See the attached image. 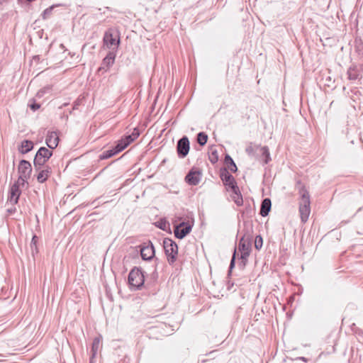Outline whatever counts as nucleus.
<instances>
[{"label": "nucleus", "mask_w": 363, "mask_h": 363, "mask_svg": "<svg viewBox=\"0 0 363 363\" xmlns=\"http://www.w3.org/2000/svg\"><path fill=\"white\" fill-rule=\"evenodd\" d=\"M298 193L301 197L298 208L300 218L302 223H306L311 213L310 195L304 186L300 187Z\"/></svg>", "instance_id": "obj_1"}, {"label": "nucleus", "mask_w": 363, "mask_h": 363, "mask_svg": "<svg viewBox=\"0 0 363 363\" xmlns=\"http://www.w3.org/2000/svg\"><path fill=\"white\" fill-rule=\"evenodd\" d=\"M163 247L168 263L170 265H173L177 261L178 255V246L177 243L170 238H164Z\"/></svg>", "instance_id": "obj_2"}, {"label": "nucleus", "mask_w": 363, "mask_h": 363, "mask_svg": "<svg viewBox=\"0 0 363 363\" xmlns=\"http://www.w3.org/2000/svg\"><path fill=\"white\" fill-rule=\"evenodd\" d=\"M128 281L131 290L141 289L145 281L143 272L140 269L134 267L128 274Z\"/></svg>", "instance_id": "obj_3"}, {"label": "nucleus", "mask_w": 363, "mask_h": 363, "mask_svg": "<svg viewBox=\"0 0 363 363\" xmlns=\"http://www.w3.org/2000/svg\"><path fill=\"white\" fill-rule=\"evenodd\" d=\"M52 155V152L45 147H41L38 150L34 158L35 168L38 170Z\"/></svg>", "instance_id": "obj_4"}, {"label": "nucleus", "mask_w": 363, "mask_h": 363, "mask_svg": "<svg viewBox=\"0 0 363 363\" xmlns=\"http://www.w3.org/2000/svg\"><path fill=\"white\" fill-rule=\"evenodd\" d=\"M32 172V167L30 163L25 160H22L18 165V180L21 182L23 184H27V180L30 178Z\"/></svg>", "instance_id": "obj_5"}, {"label": "nucleus", "mask_w": 363, "mask_h": 363, "mask_svg": "<svg viewBox=\"0 0 363 363\" xmlns=\"http://www.w3.org/2000/svg\"><path fill=\"white\" fill-rule=\"evenodd\" d=\"M26 184H23L20 180H17L11 186L9 191L8 201L12 205L18 203L21 191L20 187H23Z\"/></svg>", "instance_id": "obj_6"}, {"label": "nucleus", "mask_w": 363, "mask_h": 363, "mask_svg": "<svg viewBox=\"0 0 363 363\" xmlns=\"http://www.w3.org/2000/svg\"><path fill=\"white\" fill-rule=\"evenodd\" d=\"M201 172L199 168L193 167L185 177V182L191 186L199 184L201 179Z\"/></svg>", "instance_id": "obj_7"}, {"label": "nucleus", "mask_w": 363, "mask_h": 363, "mask_svg": "<svg viewBox=\"0 0 363 363\" xmlns=\"http://www.w3.org/2000/svg\"><path fill=\"white\" fill-rule=\"evenodd\" d=\"M177 151L181 158L185 157L189 151V141L186 136L182 137L177 142Z\"/></svg>", "instance_id": "obj_8"}, {"label": "nucleus", "mask_w": 363, "mask_h": 363, "mask_svg": "<svg viewBox=\"0 0 363 363\" xmlns=\"http://www.w3.org/2000/svg\"><path fill=\"white\" fill-rule=\"evenodd\" d=\"M191 225L185 222H182L181 223L175 226L174 230V235L177 238L182 239L191 232Z\"/></svg>", "instance_id": "obj_9"}, {"label": "nucleus", "mask_w": 363, "mask_h": 363, "mask_svg": "<svg viewBox=\"0 0 363 363\" xmlns=\"http://www.w3.org/2000/svg\"><path fill=\"white\" fill-rule=\"evenodd\" d=\"M116 54L113 51H110L107 55L103 59L101 66L98 69V72H106L113 65L115 62Z\"/></svg>", "instance_id": "obj_10"}, {"label": "nucleus", "mask_w": 363, "mask_h": 363, "mask_svg": "<svg viewBox=\"0 0 363 363\" xmlns=\"http://www.w3.org/2000/svg\"><path fill=\"white\" fill-rule=\"evenodd\" d=\"M220 178L224 185L228 186V190H238V185L234 177L227 170L220 173Z\"/></svg>", "instance_id": "obj_11"}, {"label": "nucleus", "mask_w": 363, "mask_h": 363, "mask_svg": "<svg viewBox=\"0 0 363 363\" xmlns=\"http://www.w3.org/2000/svg\"><path fill=\"white\" fill-rule=\"evenodd\" d=\"M103 41L109 49L112 48L113 50H116L120 43L119 39L116 40V39L113 38L110 30L105 32Z\"/></svg>", "instance_id": "obj_12"}, {"label": "nucleus", "mask_w": 363, "mask_h": 363, "mask_svg": "<svg viewBox=\"0 0 363 363\" xmlns=\"http://www.w3.org/2000/svg\"><path fill=\"white\" fill-rule=\"evenodd\" d=\"M140 255L144 260H150L155 255V249L152 243L141 246Z\"/></svg>", "instance_id": "obj_13"}, {"label": "nucleus", "mask_w": 363, "mask_h": 363, "mask_svg": "<svg viewBox=\"0 0 363 363\" xmlns=\"http://www.w3.org/2000/svg\"><path fill=\"white\" fill-rule=\"evenodd\" d=\"M45 143L49 148L55 149L59 143V137L56 132H48L46 136Z\"/></svg>", "instance_id": "obj_14"}, {"label": "nucleus", "mask_w": 363, "mask_h": 363, "mask_svg": "<svg viewBox=\"0 0 363 363\" xmlns=\"http://www.w3.org/2000/svg\"><path fill=\"white\" fill-rule=\"evenodd\" d=\"M271 200L268 198L264 199L261 203L260 215L263 217L267 216L271 210Z\"/></svg>", "instance_id": "obj_15"}, {"label": "nucleus", "mask_w": 363, "mask_h": 363, "mask_svg": "<svg viewBox=\"0 0 363 363\" xmlns=\"http://www.w3.org/2000/svg\"><path fill=\"white\" fill-rule=\"evenodd\" d=\"M102 337L101 335L96 337L92 342L91 353L92 354V358H95L100 347L101 343Z\"/></svg>", "instance_id": "obj_16"}, {"label": "nucleus", "mask_w": 363, "mask_h": 363, "mask_svg": "<svg viewBox=\"0 0 363 363\" xmlns=\"http://www.w3.org/2000/svg\"><path fill=\"white\" fill-rule=\"evenodd\" d=\"M232 195L231 198L233 201L238 206H240L243 204L242 196L240 192L239 188L238 187V190H231Z\"/></svg>", "instance_id": "obj_17"}, {"label": "nucleus", "mask_w": 363, "mask_h": 363, "mask_svg": "<svg viewBox=\"0 0 363 363\" xmlns=\"http://www.w3.org/2000/svg\"><path fill=\"white\" fill-rule=\"evenodd\" d=\"M130 144V143L128 140L126 138V137H125L124 138H122L118 141L116 145L114 147V149L116 150V152L118 153L125 149Z\"/></svg>", "instance_id": "obj_18"}, {"label": "nucleus", "mask_w": 363, "mask_h": 363, "mask_svg": "<svg viewBox=\"0 0 363 363\" xmlns=\"http://www.w3.org/2000/svg\"><path fill=\"white\" fill-rule=\"evenodd\" d=\"M347 75L350 80H356L359 78V72L356 66L352 65L347 70Z\"/></svg>", "instance_id": "obj_19"}, {"label": "nucleus", "mask_w": 363, "mask_h": 363, "mask_svg": "<svg viewBox=\"0 0 363 363\" xmlns=\"http://www.w3.org/2000/svg\"><path fill=\"white\" fill-rule=\"evenodd\" d=\"M238 248L240 252H251V244L242 237L240 240Z\"/></svg>", "instance_id": "obj_20"}, {"label": "nucleus", "mask_w": 363, "mask_h": 363, "mask_svg": "<svg viewBox=\"0 0 363 363\" xmlns=\"http://www.w3.org/2000/svg\"><path fill=\"white\" fill-rule=\"evenodd\" d=\"M33 142L30 140H26L22 142L21 146L20 148V151L23 154H26V153H28V152H30L33 149Z\"/></svg>", "instance_id": "obj_21"}, {"label": "nucleus", "mask_w": 363, "mask_h": 363, "mask_svg": "<svg viewBox=\"0 0 363 363\" xmlns=\"http://www.w3.org/2000/svg\"><path fill=\"white\" fill-rule=\"evenodd\" d=\"M50 173V171L49 170V168L40 171V172L37 175L38 182L40 183H43L44 182H45L48 179Z\"/></svg>", "instance_id": "obj_22"}, {"label": "nucleus", "mask_w": 363, "mask_h": 363, "mask_svg": "<svg viewBox=\"0 0 363 363\" xmlns=\"http://www.w3.org/2000/svg\"><path fill=\"white\" fill-rule=\"evenodd\" d=\"M225 163L226 164V165L228 166V169L231 172H235L237 171V167H236L235 163L234 162L233 159L230 157V156H229L228 155H227L225 157Z\"/></svg>", "instance_id": "obj_23"}, {"label": "nucleus", "mask_w": 363, "mask_h": 363, "mask_svg": "<svg viewBox=\"0 0 363 363\" xmlns=\"http://www.w3.org/2000/svg\"><path fill=\"white\" fill-rule=\"evenodd\" d=\"M259 150L262 155L264 157V163L267 164L271 160L270 153L268 147H260Z\"/></svg>", "instance_id": "obj_24"}, {"label": "nucleus", "mask_w": 363, "mask_h": 363, "mask_svg": "<svg viewBox=\"0 0 363 363\" xmlns=\"http://www.w3.org/2000/svg\"><path fill=\"white\" fill-rule=\"evenodd\" d=\"M118 152H116V150L114 147L111 150H108L104 151L101 155H100L99 158L100 160H106L108 159L113 155H116Z\"/></svg>", "instance_id": "obj_25"}, {"label": "nucleus", "mask_w": 363, "mask_h": 363, "mask_svg": "<svg viewBox=\"0 0 363 363\" xmlns=\"http://www.w3.org/2000/svg\"><path fill=\"white\" fill-rule=\"evenodd\" d=\"M208 140V135L203 133L201 132L197 135V142L201 146H203L206 144Z\"/></svg>", "instance_id": "obj_26"}, {"label": "nucleus", "mask_w": 363, "mask_h": 363, "mask_svg": "<svg viewBox=\"0 0 363 363\" xmlns=\"http://www.w3.org/2000/svg\"><path fill=\"white\" fill-rule=\"evenodd\" d=\"M139 135H140L139 130L137 128H134L133 133L130 135H127L125 137L128 140L130 143H131L132 142H133L135 139H137L138 138Z\"/></svg>", "instance_id": "obj_27"}, {"label": "nucleus", "mask_w": 363, "mask_h": 363, "mask_svg": "<svg viewBox=\"0 0 363 363\" xmlns=\"http://www.w3.org/2000/svg\"><path fill=\"white\" fill-rule=\"evenodd\" d=\"M263 244V240L261 235H257L255 240V247L257 250L262 248Z\"/></svg>", "instance_id": "obj_28"}, {"label": "nucleus", "mask_w": 363, "mask_h": 363, "mask_svg": "<svg viewBox=\"0 0 363 363\" xmlns=\"http://www.w3.org/2000/svg\"><path fill=\"white\" fill-rule=\"evenodd\" d=\"M53 9H54V6H51L49 8L46 9L42 14L43 18L46 19V18H49L50 16V15L52 14Z\"/></svg>", "instance_id": "obj_29"}, {"label": "nucleus", "mask_w": 363, "mask_h": 363, "mask_svg": "<svg viewBox=\"0 0 363 363\" xmlns=\"http://www.w3.org/2000/svg\"><path fill=\"white\" fill-rule=\"evenodd\" d=\"M235 255H236V250H234V253L233 255V257L230 260V266H229V270L228 272L230 273L232 269L235 267Z\"/></svg>", "instance_id": "obj_30"}, {"label": "nucleus", "mask_w": 363, "mask_h": 363, "mask_svg": "<svg viewBox=\"0 0 363 363\" xmlns=\"http://www.w3.org/2000/svg\"><path fill=\"white\" fill-rule=\"evenodd\" d=\"M209 160L212 163H216L218 161L217 152H212L211 155L209 157Z\"/></svg>", "instance_id": "obj_31"}, {"label": "nucleus", "mask_w": 363, "mask_h": 363, "mask_svg": "<svg viewBox=\"0 0 363 363\" xmlns=\"http://www.w3.org/2000/svg\"><path fill=\"white\" fill-rule=\"evenodd\" d=\"M29 107L30 108L31 110H33V111H35L40 108V105L39 104H37L35 101H33V103L29 104Z\"/></svg>", "instance_id": "obj_32"}, {"label": "nucleus", "mask_w": 363, "mask_h": 363, "mask_svg": "<svg viewBox=\"0 0 363 363\" xmlns=\"http://www.w3.org/2000/svg\"><path fill=\"white\" fill-rule=\"evenodd\" d=\"M250 252H241L240 259L247 260L250 256Z\"/></svg>", "instance_id": "obj_33"}, {"label": "nucleus", "mask_w": 363, "mask_h": 363, "mask_svg": "<svg viewBox=\"0 0 363 363\" xmlns=\"http://www.w3.org/2000/svg\"><path fill=\"white\" fill-rule=\"evenodd\" d=\"M247 262V260H242L241 259V262H240V264H242V267H245L246 264Z\"/></svg>", "instance_id": "obj_34"}, {"label": "nucleus", "mask_w": 363, "mask_h": 363, "mask_svg": "<svg viewBox=\"0 0 363 363\" xmlns=\"http://www.w3.org/2000/svg\"><path fill=\"white\" fill-rule=\"evenodd\" d=\"M16 211V208L8 209L9 213H13Z\"/></svg>", "instance_id": "obj_35"}, {"label": "nucleus", "mask_w": 363, "mask_h": 363, "mask_svg": "<svg viewBox=\"0 0 363 363\" xmlns=\"http://www.w3.org/2000/svg\"><path fill=\"white\" fill-rule=\"evenodd\" d=\"M298 359H300V360L304 361V362L307 361V359L306 357H300Z\"/></svg>", "instance_id": "obj_36"}, {"label": "nucleus", "mask_w": 363, "mask_h": 363, "mask_svg": "<svg viewBox=\"0 0 363 363\" xmlns=\"http://www.w3.org/2000/svg\"><path fill=\"white\" fill-rule=\"evenodd\" d=\"M37 238L36 235H34L32 239V243L35 244V239Z\"/></svg>", "instance_id": "obj_37"}, {"label": "nucleus", "mask_w": 363, "mask_h": 363, "mask_svg": "<svg viewBox=\"0 0 363 363\" xmlns=\"http://www.w3.org/2000/svg\"><path fill=\"white\" fill-rule=\"evenodd\" d=\"M94 358H92V354H91V357H90V362H89V363H94Z\"/></svg>", "instance_id": "obj_38"}, {"label": "nucleus", "mask_w": 363, "mask_h": 363, "mask_svg": "<svg viewBox=\"0 0 363 363\" xmlns=\"http://www.w3.org/2000/svg\"><path fill=\"white\" fill-rule=\"evenodd\" d=\"M246 151L250 154V152H252V147H247V148L246 149Z\"/></svg>", "instance_id": "obj_39"}, {"label": "nucleus", "mask_w": 363, "mask_h": 363, "mask_svg": "<svg viewBox=\"0 0 363 363\" xmlns=\"http://www.w3.org/2000/svg\"><path fill=\"white\" fill-rule=\"evenodd\" d=\"M33 59H34L35 60H38L40 59V57H39L38 55H36V56H35V57H33Z\"/></svg>", "instance_id": "obj_40"}, {"label": "nucleus", "mask_w": 363, "mask_h": 363, "mask_svg": "<svg viewBox=\"0 0 363 363\" xmlns=\"http://www.w3.org/2000/svg\"><path fill=\"white\" fill-rule=\"evenodd\" d=\"M76 107H77V104H74V108H76Z\"/></svg>", "instance_id": "obj_41"}]
</instances>
